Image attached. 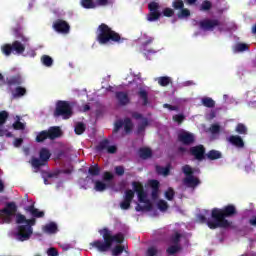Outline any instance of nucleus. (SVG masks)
<instances>
[{
	"label": "nucleus",
	"instance_id": "nucleus-21",
	"mask_svg": "<svg viewBox=\"0 0 256 256\" xmlns=\"http://www.w3.org/2000/svg\"><path fill=\"white\" fill-rule=\"evenodd\" d=\"M137 95L139 99L142 100L143 107H147V105H149V93L147 92V90L140 88L137 92Z\"/></svg>",
	"mask_w": 256,
	"mask_h": 256
},
{
	"label": "nucleus",
	"instance_id": "nucleus-32",
	"mask_svg": "<svg viewBox=\"0 0 256 256\" xmlns=\"http://www.w3.org/2000/svg\"><path fill=\"white\" fill-rule=\"evenodd\" d=\"M202 105L208 109H213L215 107V100L211 97H204L202 98Z\"/></svg>",
	"mask_w": 256,
	"mask_h": 256
},
{
	"label": "nucleus",
	"instance_id": "nucleus-16",
	"mask_svg": "<svg viewBox=\"0 0 256 256\" xmlns=\"http://www.w3.org/2000/svg\"><path fill=\"white\" fill-rule=\"evenodd\" d=\"M228 143L236 147V149H244L245 148V141L239 135H231L227 138Z\"/></svg>",
	"mask_w": 256,
	"mask_h": 256
},
{
	"label": "nucleus",
	"instance_id": "nucleus-45",
	"mask_svg": "<svg viewBox=\"0 0 256 256\" xmlns=\"http://www.w3.org/2000/svg\"><path fill=\"white\" fill-rule=\"evenodd\" d=\"M159 211H167L169 209V204L165 200H159L157 203Z\"/></svg>",
	"mask_w": 256,
	"mask_h": 256
},
{
	"label": "nucleus",
	"instance_id": "nucleus-3",
	"mask_svg": "<svg viewBox=\"0 0 256 256\" xmlns=\"http://www.w3.org/2000/svg\"><path fill=\"white\" fill-rule=\"evenodd\" d=\"M133 190H126L124 193V200L120 203V208L123 211H127L131 209V203H133V199H135V193L138 195L139 203L147 202V193L145 192V188L143 184L139 181L132 182Z\"/></svg>",
	"mask_w": 256,
	"mask_h": 256
},
{
	"label": "nucleus",
	"instance_id": "nucleus-9",
	"mask_svg": "<svg viewBox=\"0 0 256 256\" xmlns=\"http://www.w3.org/2000/svg\"><path fill=\"white\" fill-rule=\"evenodd\" d=\"M182 172L184 173V175H186V177L183 180L184 185H186V187H190L191 189H195V187H197L198 185L201 184V180H199V178L193 176L195 171H193V168L189 165H184L182 167Z\"/></svg>",
	"mask_w": 256,
	"mask_h": 256
},
{
	"label": "nucleus",
	"instance_id": "nucleus-48",
	"mask_svg": "<svg viewBox=\"0 0 256 256\" xmlns=\"http://www.w3.org/2000/svg\"><path fill=\"white\" fill-rule=\"evenodd\" d=\"M175 197V190L173 188H168V190L165 192V198L167 201H173Z\"/></svg>",
	"mask_w": 256,
	"mask_h": 256
},
{
	"label": "nucleus",
	"instance_id": "nucleus-15",
	"mask_svg": "<svg viewBox=\"0 0 256 256\" xmlns=\"http://www.w3.org/2000/svg\"><path fill=\"white\" fill-rule=\"evenodd\" d=\"M190 155L195 157L197 161H203L205 159V146L197 145L190 148Z\"/></svg>",
	"mask_w": 256,
	"mask_h": 256
},
{
	"label": "nucleus",
	"instance_id": "nucleus-6",
	"mask_svg": "<svg viewBox=\"0 0 256 256\" xmlns=\"http://www.w3.org/2000/svg\"><path fill=\"white\" fill-rule=\"evenodd\" d=\"M27 47H29V42L14 40L11 44H4L1 47V51L6 57H9L11 53L14 55H23Z\"/></svg>",
	"mask_w": 256,
	"mask_h": 256
},
{
	"label": "nucleus",
	"instance_id": "nucleus-46",
	"mask_svg": "<svg viewBox=\"0 0 256 256\" xmlns=\"http://www.w3.org/2000/svg\"><path fill=\"white\" fill-rule=\"evenodd\" d=\"M213 7V4L211 1L205 0L202 2L200 6V11H210V9Z\"/></svg>",
	"mask_w": 256,
	"mask_h": 256
},
{
	"label": "nucleus",
	"instance_id": "nucleus-22",
	"mask_svg": "<svg viewBox=\"0 0 256 256\" xmlns=\"http://www.w3.org/2000/svg\"><path fill=\"white\" fill-rule=\"evenodd\" d=\"M22 83H23V78H21V75H15V76H11L10 78H7V85L9 87H13V86L19 87V85H21Z\"/></svg>",
	"mask_w": 256,
	"mask_h": 256
},
{
	"label": "nucleus",
	"instance_id": "nucleus-53",
	"mask_svg": "<svg viewBox=\"0 0 256 256\" xmlns=\"http://www.w3.org/2000/svg\"><path fill=\"white\" fill-rule=\"evenodd\" d=\"M157 173H161L162 175H169V168L162 167V166H156Z\"/></svg>",
	"mask_w": 256,
	"mask_h": 256
},
{
	"label": "nucleus",
	"instance_id": "nucleus-44",
	"mask_svg": "<svg viewBox=\"0 0 256 256\" xmlns=\"http://www.w3.org/2000/svg\"><path fill=\"white\" fill-rule=\"evenodd\" d=\"M41 61L45 67H51L53 65V58L49 55H43Z\"/></svg>",
	"mask_w": 256,
	"mask_h": 256
},
{
	"label": "nucleus",
	"instance_id": "nucleus-63",
	"mask_svg": "<svg viewBox=\"0 0 256 256\" xmlns=\"http://www.w3.org/2000/svg\"><path fill=\"white\" fill-rule=\"evenodd\" d=\"M107 153H110V154L117 153V146H108Z\"/></svg>",
	"mask_w": 256,
	"mask_h": 256
},
{
	"label": "nucleus",
	"instance_id": "nucleus-5",
	"mask_svg": "<svg viewBox=\"0 0 256 256\" xmlns=\"http://www.w3.org/2000/svg\"><path fill=\"white\" fill-rule=\"evenodd\" d=\"M96 40L100 45H107L108 43H124L126 41L125 38L121 37V35L115 30L111 29L109 25L102 23L97 28V37Z\"/></svg>",
	"mask_w": 256,
	"mask_h": 256
},
{
	"label": "nucleus",
	"instance_id": "nucleus-57",
	"mask_svg": "<svg viewBox=\"0 0 256 256\" xmlns=\"http://www.w3.org/2000/svg\"><path fill=\"white\" fill-rule=\"evenodd\" d=\"M149 185L152 190H159V182L157 180H150Z\"/></svg>",
	"mask_w": 256,
	"mask_h": 256
},
{
	"label": "nucleus",
	"instance_id": "nucleus-34",
	"mask_svg": "<svg viewBox=\"0 0 256 256\" xmlns=\"http://www.w3.org/2000/svg\"><path fill=\"white\" fill-rule=\"evenodd\" d=\"M85 129H87V127L85 126V123L77 122L74 128V131L76 135H83L85 133Z\"/></svg>",
	"mask_w": 256,
	"mask_h": 256
},
{
	"label": "nucleus",
	"instance_id": "nucleus-58",
	"mask_svg": "<svg viewBox=\"0 0 256 256\" xmlns=\"http://www.w3.org/2000/svg\"><path fill=\"white\" fill-rule=\"evenodd\" d=\"M48 256H59V252L55 248H49L47 251Z\"/></svg>",
	"mask_w": 256,
	"mask_h": 256
},
{
	"label": "nucleus",
	"instance_id": "nucleus-1",
	"mask_svg": "<svg viewBox=\"0 0 256 256\" xmlns=\"http://www.w3.org/2000/svg\"><path fill=\"white\" fill-rule=\"evenodd\" d=\"M237 215V207L233 204H228L223 208H213L211 211V217L214 221L208 220L207 217L203 214H199L197 219L200 223H207L209 229H228L231 227L233 222L227 220L231 219V217H235Z\"/></svg>",
	"mask_w": 256,
	"mask_h": 256
},
{
	"label": "nucleus",
	"instance_id": "nucleus-33",
	"mask_svg": "<svg viewBox=\"0 0 256 256\" xmlns=\"http://www.w3.org/2000/svg\"><path fill=\"white\" fill-rule=\"evenodd\" d=\"M235 131L238 133V135H247V133H249L247 126H245L243 123H238L236 125Z\"/></svg>",
	"mask_w": 256,
	"mask_h": 256
},
{
	"label": "nucleus",
	"instance_id": "nucleus-28",
	"mask_svg": "<svg viewBox=\"0 0 256 256\" xmlns=\"http://www.w3.org/2000/svg\"><path fill=\"white\" fill-rule=\"evenodd\" d=\"M12 95L15 99H17V97H23L24 95H27V89L25 87L17 86L12 92Z\"/></svg>",
	"mask_w": 256,
	"mask_h": 256
},
{
	"label": "nucleus",
	"instance_id": "nucleus-13",
	"mask_svg": "<svg viewBox=\"0 0 256 256\" xmlns=\"http://www.w3.org/2000/svg\"><path fill=\"white\" fill-rule=\"evenodd\" d=\"M219 25H221V22L218 19H204L199 22V27L202 31H213Z\"/></svg>",
	"mask_w": 256,
	"mask_h": 256
},
{
	"label": "nucleus",
	"instance_id": "nucleus-52",
	"mask_svg": "<svg viewBox=\"0 0 256 256\" xmlns=\"http://www.w3.org/2000/svg\"><path fill=\"white\" fill-rule=\"evenodd\" d=\"M123 125H124L123 120L116 121L114 124L113 133H119V130L121 129V127H123Z\"/></svg>",
	"mask_w": 256,
	"mask_h": 256
},
{
	"label": "nucleus",
	"instance_id": "nucleus-30",
	"mask_svg": "<svg viewBox=\"0 0 256 256\" xmlns=\"http://www.w3.org/2000/svg\"><path fill=\"white\" fill-rule=\"evenodd\" d=\"M146 205L144 206H141L140 204H137L135 209L137 212H140V211H151L153 209V204H151V202H149V200L146 199Z\"/></svg>",
	"mask_w": 256,
	"mask_h": 256
},
{
	"label": "nucleus",
	"instance_id": "nucleus-18",
	"mask_svg": "<svg viewBox=\"0 0 256 256\" xmlns=\"http://www.w3.org/2000/svg\"><path fill=\"white\" fill-rule=\"evenodd\" d=\"M115 97L122 107H125V105H129L131 103V99L129 98V94L124 91H118L115 93Z\"/></svg>",
	"mask_w": 256,
	"mask_h": 256
},
{
	"label": "nucleus",
	"instance_id": "nucleus-12",
	"mask_svg": "<svg viewBox=\"0 0 256 256\" xmlns=\"http://www.w3.org/2000/svg\"><path fill=\"white\" fill-rule=\"evenodd\" d=\"M52 27L54 31H56L57 33H62L63 35H67V33L71 31V26L69 25V23L62 19H57L53 23Z\"/></svg>",
	"mask_w": 256,
	"mask_h": 256
},
{
	"label": "nucleus",
	"instance_id": "nucleus-36",
	"mask_svg": "<svg viewBox=\"0 0 256 256\" xmlns=\"http://www.w3.org/2000/svg\"><path fill=\"white\" fill-rule=\"evenodd\" d=\"M178 19H187V17H191V11L187 8H182L177 14Z\"/></svg>",
	"mask_w": 256,
	"mask_h": 256
},
{
	"label": "nucleus",
	"instance_id": "nucleus-50",
	"mask_svg": "<svg viewBox=\"0 0 256 256\" xmlns=\"http://www.w3.org/2000/svg\"><path fill=\"white\" fill-rule=\"evenodd\" d=\"M173 121H175V123H178V125H181V123H183V121H185V115L176 114L173 116Z\"/></svg>",
	"mask_w": 256,
	"mask_h": 256
},
{
	"label": "nucleus",
	"instance_id": "nucleus-38",
	"mask_svg": "<svg viewBox=\"0 0 256 256\" xmlns=\"http://www.w3.org/2000/svg\"><path fill=\"white\" fill-rule=\"evenodd\" d=\"M109 148V140L108 139H104L102 141L99 142V144L96 146V150L97 151H107V149Z\"/></svg>",
	"mask_w": 256,
	"mask_h": 256
},
{
	"label": "nucleus",
	"instance_id": "nucleus-24",
	"mask_svg": "<svg viewBox=\"0 0 256 256\" xmlns=\"http://www.w3.org/2000/svg\"><path fill=\"white\" fill-rule=\"evenodd\" d=\"M138 153L140 159H149L153 156V151L150 148H140Z\"/></svg>",
	"mask_w": 256,
	"mask_h": 256
},
{
	"label": "nucleus",
	"instance_id": "nucleus-2",
	"mask_svg": "<svg viewBox=\"0 0 256 256\" xmlns=\"http://www.w3.org/2000/svg\"><path fill=\"white\" fill-rule=\"evenodd\" d=\"M98 233L101 235L102 240H94L90 243V247L96 249L98 253H108L113 249V243L121 245L125 241L123 233L119 232L113 235V232L107 227L100 229Z\"/></svg>",
	"mask_w": 256,
	"mask_h": 256
},
{
	"label": "nucleus",
	"instance_id": "nucleus-64",
	"mask_svg": "<svg viewBox=\"0 0 256 256\" xmlns=\"http://www.w3.org/2000/svg\"><path fill=\"white\" fill-rule=\"evenodd\" d=\"M249 223L252 227H256V215L252 216V218L249 220Z\"/></svg>",
	"mask_w": 256,
	"mask_h": 256
},
{
	"label": "nucleus",
	"instance_id": "nucleus-23",
	"mask_svg": "<svg viewBox=\"0 0 256 256\" xmlns=\"http://www.w3.org/2000/svg\"><path fill=\"white\" fill-rule=\"evenodd\" d=\"M59 231L57 224L55 222H50L44 226V232L53 235Z\"/></svg>",
	"mask_w": 256,
	"mask_h": 256
},
{
	"label": "nucleus",
	"instance_id": "nucleus-4",
	"mask_svg": "<svg viewBox=\"0 0 256 256\" xmlns=\"http://www.w3.org/2000/svg\"><path fill=\"white\" fill-rule=\"evenodd\" d=\"M17 233L16 239L18 241H29L31 235H33V227L37 223L35 218L27 219V217L21 213L16 214ZM25 223V225H23Z\"/></svg>",
	"mask_w": 256,
	"mask_h": 256
},
{
	"label": "nucleus",
	"instance_id": "nucleus-42",
	"mask_svg": "<svg viewBox=\"0 0 256 256\" xmlns=\"http://www.w3.org/2000/svg\"><path fill=\"white\" fill-rule=\"evenodd\" d=\"M8 119H9V112L5 110L0 111V127L5 125Z\"/></svg>",
	"mask_w": 256,
	"mask_h": 256
},
{
	"label": "nucleus",
	"instance_id": "nucleus-49",
	"mask_svg": "<svg viewBox=\"0 0 256 256\" xmlns=\"http://www.w3.org/2000/svg\"><path fill=\"white\" fill-rule=\"evenodd\" d=\"M159 253V250H157V247L150 246L146 251V256H155Z\"/></svg>",
	"mask_w": 256,
	"mask_h": 256
},
{
	"label": "nucleus",
	"instance_id": "nucleus-62",
	"mask_svg": "<svg viewBox=\"0 0 256 256\" xmlns=\"http://www.w3.org/2000/svg\"><path fill=\"white\" fill-rule=\"evenodd\" d=\"M23 145V138H16L14 140V147H21Z\"/></svg>",
	"mask_w": 256,
	"mask_h": 256
},
{
	"label": "nucleus",
	"instance_id": "nucleus-41",
	"mask_svg": "<svg viewBox=\"0 0 256 256\" xmlns=\"http://www.w3.org/2000/svg\"><path fill=\"white\" fill-rule=\"evenodd\" d=\"M243 51H249V45L245 43H238L235 46V53H243Z\"/></svg>",
	"mask_w": 256,
	"mask_h": 256
},
{
	"label": "nucleus",
	"instance_id": "nucleus-43",
	"mask_svg": "<svg viewBox=\"0 0 256 256\" xmlns=\"http://www.w3.org/2000/svg\"><path fill=\"white\" fill-rule=\"evenodd\" d=\"M123 251H125V246H123V245H116V246L112 249V255H113V256H121V254L123 253Z\"/></svg>",
	"mask_w": 256,
	"mask_h": 256
},
{
	"label": "nucleus",
	"instance_id": "nucleus-17",
	"mask_svg": "<svg viewBox=\"0 0 256 256\" xmlns=\"http://www.w3.org/2000/svg\"><path fill=\"white\" fill-rule=\"evenodd\" d=\"M178 140L183 145H193L195 143V135L189 132H184L178 135Z\"/></svg>",
	"mask_w": 256,
	"mask_h": 256
},
{
	"label": "nucleus",
	"instance_id": "nucleus-40",
	"mask_svg": "<svg viewBox=\"0 0 256 256\" xmlns=\"http://www.w3.org/2000/svg\"><path fill=\"white\" fill-rule=\"evenodd\" d=\"M172 7L175 11H181L185 7V2L183 0H174L172 2Z\"/></svg>",
	"mask_w": 256,
	"mask_h": 256
},
{
	"label": "nucleus",
	"instance_id": "nucleus-35",
	"mask_svg": "<svg viewBox=\"0 0 256 256\" xmlns=\"http://www.w3.org/2000/svg\"><path fill=\"white\" fill-rule=\"evenodd\" d=\"M81 5L84 9H95L97 7L93 0H81Z\"/></svg>",
	"mask_w": 256,
	"mask_h": 256
},
{
	"label": "nucleus",
	"instance_id": "nucleus-25",
	"mask_svg": "<svg viewBox=\"0 0 256 256\" xmlns=\"http://www.w3.org/2000/svg\"><path fill=\"white\" fill-rule=\"evenodd\" d=\"M88 173L91 177H99L101 175L99 164L91 165L88 169Z\"/></svg>",
	"mask_w": 256,
	"mask_h": 256
},
{
	"label": "nucleus",
	"instance_id": "nucleus-14",
	"mask_svg": "<svg viewBox=\"0 0 256 256\" xmlns=\"http://www.w3.org/2000/svg\"><path fill=\"white\" fill-rule=\"evenodd\" d=\"M148 9L150 11L148 14V21H157L161 17V12H159V3L150 2L148 4Z\"/></svg>",
	"mask_w": 256,
	"mask_h": 256
},
{
	"label": "nucleus",
	"instance_id": "nucleus-39",
	"mask_svg": "<svg viewBox=\"0 0 256 256\" xmlns=\"http://www.w3.org/2000/svg\"><path fill=\"white\" fill-rule=\"evenodd\" d=\"M179 251H181V246H179L177 244L169 246L166 249V252L168 253V255H175V253H179Z\"/></svg>",
	"mask_w": 256,
	"mask_h": 256
},
{
	"label": "nucleus",
	"instance_id": "nucleus-55",
	"mask_svg": "<svg viewBox=\"0 0 256 256\" xmlns=\"http://www.w3.org/2000/svg\"><path fill=\"white\" fill-rule=\"evenodd\" d=\"M115 173L119 177H122V175H125V168L123 166H116L115 167Z\"/></svg>",
	"mask_w": 256,
	"mask_h": 256
},
{
	"label": "nucleus",
	"instance_id": "nucleus-11",
	"mask_svg": "<svg viewBox=\"0 0 256 256\" xmlns=\"http://www.w3.org/2000/svg\"><path fill=\"white\" fill-rule=\"evenodd\" d=\"M40 158H32L31 165L34 169H41V167H45L47 163H49V159H51V151L47 148H41L39 152Z\"/></svg>",
	"mask_w": 256,
	"mask_h": 256
},
{
	"label": "nucleus",
	"instance_id": "nucleus-37",
	"mask_svg": "<svg viewBox=\"0 0 256 256\" xmlns=\"http://www.w3.org/2000/svg\"><path fill=\"white\" fill-rule=\"evenodd\" d=\"M124 130L125 133H131V131H133V122L131 121V118L124 119Z\"/></svg>",
	"mask_w": 256,
	"mask_h": 256
},
{
	"label": "nucleus",
	"instance_id": "nucleus-60",
	"mask_svg": "<svg viewBox=\"0 0 256 256\" xmlns=\"http://www.w3.org/2000/svg\"><path fill=\"white\" fill-rule=\"evenodd\" d=\"M164 109H169V111H177L179 109L177 106H173L171 104H163Z\"/></svg>",
	"mask_w": 256,
	"mask_h": 256
},
{
	"label": "nucleus",
	"instance_id": "nucleus-29",
	"mask_svg": "<svg viewBox=\"0 0 256 256\" xmlns=\"http://www.w3.org/2000/svg\"><path fill=\"white\" fill-rule=\"evenodd\" d=\"M94 189H95V191H98L99 193H103V191L107 190V184L101 180H96L94 182Z\"/></svg>",
	"mask_w": 256,
	"mask_h": 256
},
{
	"label": "nucleus",
	"instance_id": "nucleus-27",
	"mask_svg": "<svg viewBox=\"0 0 256 256\" xmlns=\"http://www.w3.org/2000/svg\"><path fill=\"white\" fill-rule=\"evenodd\" d=\"M147 127H149V120L147 118H143V120L137 126V135H141V133L145 132Z\"/></svg>",
	"mask_w": 256,
	"mask_h": 256
},
{
	"label": "nucleus",
	"instance_id": "nucleus-7",
	"mask_svg": "<svg viewBox=\"0 0 256 256\" xmlns=\"http://www.w3.org/2000/svg\"><path fill=\"white\" fill-rule=\"evenodd\" d=\"M73 115V107L71 103L65 100H58L54 110V117H63V119H70Z\"/></svg>",
	"mask_w": 256,
	"mask_h": 256
},
{
	"label": "nucleus",
	"instance_id": "nucleus-26",
	"mask_svg": "<svg viewBox=\"0 0 256 256\" xmlns=\"http://www.w3.org/2000/svg\"><path fill=\"white\" fill-rule=\"evenodd\" d=\"M207 159H209L210 161H215L217 159H221V157H223V154H221L220 151L218 150H210L207 154H206Z\"/></svg>",
	"mask_w": 256,
	"mask_h": 256
},
{
	"label": "nucleus",
	"instance_id": "nucleus-8",
	"mask_svg": "<svg viewBox=\"0 0 256 256\" xmlns=\"http://www.w3.org/2000/svg\"><path fill=\"white\" fill-rule=\"evenodd\" d=\"M17 213V204L15 202H7L3 209H0L1 223H11L13 217Z\"/></svg>",
	"mask_w": 256,
	"mask_h": 256
},
{
	"label": "nucleus",
	"instance_id": "nucleus-10",
	"mask_svg": "<svg viewBox=\"0 0 256 256\" xmlns=\"http://www.w3.org/2000/svg\"><path fill=\"white\" fill-rule=\"evenodd\" d=\"M58 137H61V128L57 126L50 127L48 130H43L37 134L36 143H43V141H47V139L53 141Z\"/></svg>",
	"mask_w": 256,
	"mask_h": 256
},
{
	"label": "nucleus",
	"instance_id": "nucleus-59",
	"mask_svg": "<svg viewBox=\"0 0 256 256\" xmlns=\"http://www.w3.org/2000/svg\"><path fill=\"white\" fill-rule=\"evenodd\" d=\"M112 179H113V175L111 174V172H104L103 174L104 181H112Z\"/></svg>",
	"mask_w": 256,
	"mask_h": 256
},
{
	"label": "nucleus",
	"instance_id": "nucleus-56",
	"mask_svg": "<svg viewBox=\"0 0 256 256\" xmlns=\"http://www.w3.org/2000/svg\"><path fill=\"white\" fill-rule=\"evenodd\" d=\"M210 131L213 134L219 133V131H221V126H219V124H212L210 127Z\"/></svg>",
	"mask_w": 256,
	"mask_h": 256
},
{
	"label": "nucleus",
	"instance_id": "nucleus-19",
	"mask_svg": "<svg viewBox=\"0 0 256 256\" xmlns=\"http://www.w3.org/2000/svg\"><path fill=\"white\" fill-rule=\"evenodd\" d=\"M12 31H13V36L15 37V39H18V40L20 39L24 43H29V41L31 40L29 37H27L23 33V28H21L19 26L13 28Z\"/></svg>",
	"mask_w": 256,
	"mask_h": 256
},
{
	"label": "nucleus",
	"instance_id": "nucleus-51",
	"mask_svg": "<svg viewBox=\"0 0 256 256\" xmlns=\"http://www.w3.org/2000/svg\"><path fill=\"white\" fill-rule=\"evenodd\" d=\"M13 129H15L16 131H22L23 129H25V124L18 120L13 123Z\"/></svg>",
	"mask_w": 256,
	"mask_h": 256
},
{
	"label": "nucleus",
	"instance_id": "nucleus-20",
	"mask_svg": "<svg viewBox=\"0 0 256 256\" xmlns=\"http://www.w3.org/2000/svg\"><path fill=\"white\" fill-rule=\"evenodd\" d=\"M25 210L32 215V217L36 219H41L45 217V212L40 211L39 209L35 208L34 204H31L30 206H27Z\"/></svg>",
	"mask_w": 256,
	"mask_h": 256
},
{
	"label": "nucleus",
	"instance_id": "nucleus-47",
	"mask_svg": "<svg viewBox=\"0 0 256 256\" xmlns=\"http://www.w3.org/2000/svg\"><path fill=\"white\" fill-rule=\"evenodd\" d=\"M170 240H171V243H173L174 245H179L181 241V234L179 232H176L170 237Z\"/></svg>",
	"mask_w": 256,
	"mask_h": 256
},
{
	"label": "nucleus",
	"instance_id": "nucleus-54",
	"mask_svg": "<svg viewBox=\"0 0 256 256\" xmlns=\"http://www.w3.org/2000/svg\"><path fill=\"white\" fill-rule=\"evenodd\" d=\"M164 17H173L175 15V10L171 8H165L163 10Z\"/></svg>",
	"mask_w": 256,
	"mask_h": 256
},
{
	"label": "nucleus",
	"instance_id": "nucleus-61",
	"mask_svg": "<svg viewBox=\"0 0 256 256\" xmlns=\"http://www.w3.org/2000/svg\"><path fill=\"white\" fill-rule=\"evenodd\" d=\"M132 118L133 119H136L137 121L139 120V119H142V121H143V114H141V113H139V112H133L132 113Z\"/></svg>",
	"mask_w": 256,
	"mask_h": 256
},
{
	"label": "nucleus",
	"instance_id": "nucleus-31",
	"mask_svg": "<svg viewBox=\"0 0 256 256\" xmlns=\"http://www.w3.org/2000/svg\"><path fill=\"white\" fill-rule=\"evenodd\" d=\"M171 83H173V81L169 76H161L158 78V84L160 87H167L168 85H171Z\"/></svg>",
	"mask_w": 256,
	"mask_h": 256
}]
</instances>
